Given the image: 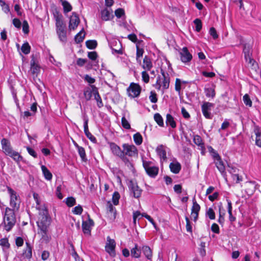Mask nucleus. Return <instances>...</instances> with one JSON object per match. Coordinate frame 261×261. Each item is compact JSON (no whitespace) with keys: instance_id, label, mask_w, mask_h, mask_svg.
<instances>
[{"instance_id":"obj_15","label":"nucleus","mask_w":261,"mask_h":261,"mask_svg":"<svg viewBox=\"0 0 261 261\" xmlns=\"http://www.w3.org/2000/svg\"><path fill=\"white\" fill-rule=\"evenodd\" d=\"M166 147L163 145H159L156 149V152L157 154L159 156L161 162H163L167 161V156H166Z\"/></svg>"},{"instance_id":"obj_24","label":"nucleus","mask_w":261,"mask_h":261,"mask_svg":"<svg viewBox=\"0 0 261 261\" xmlns=\"http://www.w3.org/2000/svg\"><path fill=\"white\" fill-rule=\"evenodd\" d=\"M246 192L248 195H252L255 191L256 184L254 182H248L246 185Z\"/></svg>"},{"instance_id":"obj_58","label":"nucleus","mask_w":261,"mask_h":261,"mask_svg":"<svg viewBox=\"0 0 261 261\" xmlns=\"http://www.w3.org/2000/svg\"><path fill=\"white\" fill-rule=\"evenodd\" d=\"M95 99L96 100L97 102V106L99 108H101V107L103 106L102 100L98 93L95 94Z\"/></svg>"},{"instance_id":"obj_12","label":"nucleus","mask_w":261,"mask_h":261,"mask_svg":"<svg viewBox=\"0 0 261 261\" xmlns=\"http://www.w3.org/2000/svg\"><path fill=\"white\" fill-rule=\"evenodd\" d=\"M214 106V104L209 102H204L201 106L202 112L204 116L208 119L211 118V111L212 108Z\"/></svg>"},{"instance_id":"obj_18","label":"nucleus","mask_w":261,"mask_h":261,"mask_svg":"<svg viewBox=\"0 0 261 261\" xmlns=\"http://www.w3.org/2000/svg\"><path fill=\"white\" fill-rule=\"evenodd\" d=\"M142 67L145 70H150L152 67V63L150 58L145 56L143 59V63L141 64Z\"/></svg>"},{"instance_id":"obj_48","label":"nucleus","mask_w":261,"mask_h":261,"mask_svg":"<svg viewBox=\"0 0 261 261\" xmlns=\"http://www.w3.org/2000/svg\"><path fill=\"white\" fill-rule=\"evenodd\" d=\"M150 101L152 103H155L158 101V98L156 93L154 91H151L150 93V95L149 97Z\"/></svg>"},{"instance_id":"obj_33","label":"nucleus","mask_w":261,"mask_h":261,"mask_svg":"<svg viewBox=\"0 0 261 261\" xmlns=\"http://www.w3.org/2000/svg\"><path fill=\"white\" fill-rule=\"evenodd\" d=\"M74 145L77 148L80 157L81 158L82 161H86V153L84 148L82 147L79 146L76 143H74Z\"/></svg>"},{"instance_id":"obj_54","label":"nucleus","mask_w":261,"mask_h":261,"mask_svg":"<svg viewBox=\"0 0 261 261\" xmlns=\"http://www.w3.org/2000/svg\"><path fill=\"white\" fill-rule=\"evenodd\" d=\"M0 5L5 13H8L10 11L9 7L5 3V1H0Z\"/></svg>"},{"instance_id":"obj_28","label":"nucleus","mask_w":261,"mask_h":261,"mask_svg":"<svg viewBox=\"0 0 261 261\" xmlns=\"http://www.w3.org/2000/svg\"><path fill=\"white\" fill-rule=\"evenodd\" d=\"M41 168L45 178L48 180H51L52 179L53 175L47 167L44 165H42Z\"/></svg>"},{"instance_id":"obj_39","label":"nucleus","mask_w":261,"mask_h":261,"mask_svg":"<svg viewBox=\"0 0 261 261\" xmlns=\"http://www.w3.org/2000/svg\"><path fill=\"white\" fill-rule=\"evenodd\" d=\"M154 119L156 122L160 125V126H163L164 125V122L163 119L161 115L159 114L156 113L154 115Z\"/></svg>"},{"instance_id":"obj_35","label":"nucleus","mask_w":261,"mask_h":261,"mask_svg":"<svg viewBox=\"0 0 261 261\" xmlns=\"http://www.w3.org/2000/svg\"><path fill=\"white\" fill-rule=\"evenodd\" d=\"M144 50L137 46L136 60L138 64H141V57L143 56Z\"/></svg>"},{"instance_id":"obj_29","label":"nucleus","mask_w":261,"mask_h":261,"mask_svg":"<svg viewBox=\"0 0 261 261\" xmlns=\"http://www.w3.org/2000/svg\"><path fill=\"white\" fill-rule=\"evenodd\" d=\"M26 248L23 252V256L27 258H31L32 256V247L29 243H26Z\"/></svg>"},{"instance_id":"obj_46","label":"nucleus","mask_w":261,"mask_h":261,"mask_svg":"<svg viewBox=\"0 0 261 261\" xmlns=\"http://www.w3.org/2000/svg\"><path fill=\"white\" fill-rule=\"evenodd\" d=\"M200 209V205L196 202L195 200H193V206L192 207V212L198 213Z\"/></svg>"},{"instance_id":"obj_17","label":"nucleus","mask_w":261,"mask_h":261,"mask_svg":"<svg viewBox=\"0 0 261 261\" xmlns=\"http://www.w3.org/2000/svg\"><path fill=\"white\" fill-rule=\"evenodd\" d=\"M80 23V19L79 17L74 14H73L70 17L69 24V29L70 30H74Z\"/></svg>"},{"instance_id":"obj_43","label":"nucleus","mask_w":261,"mask_h":261,"mask_svg":"<svg viewBox=\"0 0 261 261\" xmlns=\"http://www.w3.org/2000/svg\"><path fill=\"white\" fill-rule=\"evenodd\" d=\"M75 199L73 197H69L66 199V204L69 207H72L75 204Z\"/></svg>"},{"instance_id":"obj_57","label":"nucleus","mask_w":261,"mask_h":261,"mask_svg":"<svg viewBox=\"0 0 261 261\" xmlns=\"http://www.w3.org/2000/svg\"><path fill=\"white\" fill-rule=\"evenodd\" d=\"M33 197L35 200V202L37 204L36 208L37 209V207H40L41 208L43 207V206H45V205H41L40 204V201L39 199V195L38 194L34 193H33Z\"/></svg>"},{"instance_id":"obj_61","label":"nucleus","mask_w":261,"mask_h":261,"mask_svg":"<svg viewBox=\"0 0 261 261\" xmlns=\"http://www.w3.org/2000/svg\"><path fill=\"white\" fill-rule=\"evenodd\" d=\"M141 214L139 211H136L133 213V223L134 224H136L137 219H140L141 216Z\"/></svg>"},{"instance_id":"obj_38","label":"nucleus","mask_w":261,"mask_h":261,"mask_svg":"<svg viewBox=\"0 0 261 261\" xmlns=\"http://www.w3.org/2000/svg\"><path fill=\"white\" fill-rule=\"evenodd\" d=\"M193 141L194 143L197 145L201 147V148L204 147V144L203 143L202 140L199 136H195L193 138Z\"/></svg>"},{"instance_id":"obj_27","label":"nucleus","mask_w":261,"mask_h":261,"mask_svg":"<svg viewBox=\"0 0 261 261\" xmlns=\"http://www.w3.org/2000/svg\"><path fill=\"white\" fill-rule=\"evenodd\" d=\"M215 163L218 170L222 174H223L225 172V168L224 163L221 160V158H220L219 160L218 159L215 161Z\"/></svg>"},{"instance_id":"obj_49","label":"nucleus","mask_w":261,"mask_h":261,"mask_svg":"<svg viewBox=\"0 0 261 261\" xmlns=\"http://www.w3.org/2000/svg\"><path fill=\"white\" fill-rule=\"evenodd\" d=\"M121 124L123 127L128 129L130 128V125L128 121L126 119L125 117H123L121 119Z\"/></svg>"},{"instance_id":"obj_8","label":"nucleus","mask_w":261,"mask_h":261,"mask_svg":"<svg viewBox=\"0 0 261 261\" xmlns=\"http://www.w3.org/2000/svg\"><path fill=\"white\" fill-rule=\"evenodd\" d=\"M141 90V87L138 84L134 83H131L127 89L128 96L133 98L138 97L140 94Z\"/></svg>"},{"instance_id":"obj_13","label":"nucleus","mask_w":261,"mask_h":261,"mask_svg":"<svg viewBox=\"0 0 261 261\" xmlns=\"http://www.w3.org/2000/svg\"><path fill=\"white\" fill-rule=\"evenodd\" d=\"M107 242L105 246L106 251L111 255H115V241L110 239L109 237H107Z\"/></svg>"},{"instance_id":"obj_62","label":"nucleus","mask_w":261,"mask_h":261,"mask_svg":"<svg viewBox=\"0 0 261 261\" xmlns=\"http://www.w3.org/2000/svg\"><path fill=\"white\" fill-rule=\"evenodd\" d=\"M22 31L24 34H28L29 32V27L27 21H24L23 22Z\"/></svg>"},{"instance_id":"obj_10","label":"nucleus","mask_w":261,"mask_h":261,"mask_svg":"<svg viewBox=\"0 0 261 261\" xmlns=\"http://www.w3.org/2000/svg\"><path fill=\"white\" fill-rule=\"evenodd\" d=\"M243 53L244 54L246 62L251 66H253L256 63L255 61L251 57L250 47L248 44L244 45Z\"/></svg>"},{"instance_id":"obj_40","label":"nucleus","mask_w":261,"mask_h":261,"mask_svg":"<svg viewBox=\"0 0 261 261\" xmlns=\"http://www.w3.org/2000/svg\"><path fill=\"white\" fill-rule=\"evenodd\" d=\"M62 5L64 8L65 13H68L71 11L72 7L71 5L67 1H62Z\"/></svg>"},{"instance_id":"obj_4","label":"nucleus","mask_w":261,"mask_h":261,"mask_svg":"<svg viewBox=\"0 0 261 261\" xmlns=\"http://www.w3.org/2000/svg\"><path fill=\"white\" fill-rule=\"evenodd\" d=\"M3 221L6 230L10 231L16 223V218L13 210L9 207L6 208Z\"/></svg>"},{"instance_id":"obj_42","label":"nucleus","mask_w":261,"mask_h":261,"mask_svg":"<svg viewBox=\"0 0 261 261\" xmlns=\"http://www.w3.org/2000/svg\"><path fill=\"white\" fill-rule=\"evenodd\" d=\"M97 44V42L95 40H88L86 42V46L91 49H94Z\"/></svg>"},{"instance_id":"obj_45","label":"nucleus","mask_w":261,"mask_h":261,"mask_svg":"<svg viewBox=\"0 0 261 261\" xmlns=\"http://www.w3.org/2000/svg\"><path fill=\"white\" fill-rule=\"evenodd\" d=\"M0 245L4 248L8 249L10 247V244L9 243L7 238H3L0 240Z\"/></svg>"},{"instance_id":"obj_26","label":"nucleus","mask_w":261,"mask_h":261,"mask_svg":"<svg viewBox=\"0 0 261 261\" xmlns=\"http://www.w3.org/2000/svg\"><path fill=\"white\" fill-rule=\"evenodd\" d=\"M142 251L146 257L149 260H151L152 257V251L150 248L148 246H143L142 247Z\"/></svg>"},{"instance_id":"obj_3","label":"nucleus","mask_w":261,"mask_h":261,"mask_svg":"<svg viewBox=\"0 0 261 261\" xmlns=\"http://www.w3.org/2000/svg\"><path fill=\"white\" fill-rule=\"evenodd\" d=\"M56 19V26L57 33L58 35L60 40L62 42L66 40V30L65 25L64 24L61 14L57 13L54 14Z\"/></svg>"},{"instance_id":"obj_16","label":"nucleus","mask_w":261,"mask_h":261,"mask_svg":"<svg viewBox=\"0 0 261 261\" xmlns=\"http://www.w3.org/2000/svg\"><path fill=\"white\" fill-rule=\"evenodd\" d=\"M94 225L93 221L89 218L88 221H83L82 223V229L85 234L90 235L92 226Z\"/></svg>"},{"instance_id":"obj_1","label":"nucleus","mask_w":261,"mask_h":261,"mask_svg":"<svg viewBox=\"0 0 261 261\" xmlns=\"http://www.w3.org/2000/svg\"><path fill=\"white\" fill-rule=\"evenodd\" d=\"M37 210L39 211V216L37 221L38 227V233L41 236L42 242L47 243L51 238L49 234V227L51 219L45 206H43L42 208L37 207Z\"/></svg>"},{"instance_id":"obj_50","label":"nucleus","mask_w":261,"mask_h":261,"mask_svg":"<svg viewBox=\"0 0 261 261\" xmlns=\"http://www.w3.org/2000/svg\"><path fill=\"white\" fill-rule=\"evenodd\" d=\"M244 103L249 107L252 106V101L248 94H245L243 98Z\"/></svg>"},{"instance_id":"obj_30","label":"nucleus","mask_w":261,"mask_h":261,"mask_svg":"<svg viewBox=\"0 0 261 261\" xmlns=\"http://www.w3.org/2000/svg\"><path fill=\"white\" fill-rule=\"evenodd\" d=\"M166 123L167 125H169L172 128H175L176 126L174 118L169 114H168L166 115Z\"/></svg>"},{"instance_id":"obj_23","label":"nucleus","mask_w":261,"mask_h":261,"mask_svg":"<svg viewBox=\"0 0 261 261\" xmlns=\"http://www.w3.org/2000/svg\"><path fill=\"white\" fill-rule=\"evenodd\" d=\"M169 167L171 171L175 174L178 173L181 170V165L177 161L171 163Z\"/></svg>"},{"instance_id":"obj_7","label":"nucleus","mask_w":261,"mask_h":261,"mask_svg":"<svg viewBox=\"0 0 261 261\" xmlns=\"http://www.w3.org/2000/svg\"><path fill=\"white\" fill-rule=\"evenodd\" d=\"M143 166L146 173L149 176L155 177L158 175L159 168L154 166H151V162L143 160Z\"/></svg>"},{"instance_id":"obj_55","label":"nucleus","mask_w":261,"mask_h":261,"mask_svg":"<svg viewBox=\"0 0 261 261\" xmlns=\"http://www.w3.org/2000/svg\"><path fill=\"white\" fill-rule=\"evenodd\" d=\"M83 211V210L82 207L80 205H79L73 209L72 212L75 215H81L82 214Z\"/></svg>"},{"instance_id":"obj_21","label":"nucleus","mask_w":261,"mask_h":261,"mask_svg":"<svg viewBox=\"0 0 261 261\" xmlns=\"http://www.w3.org/2000/svg\"><path fill=\"white\" fill-rule=\"evenodd\" d=\"M112 13L111 9L106 8L101 12V18L103 20L107 21L111 19Z\"/></svg>"},{"instance_id":"obj_37","label":"nucleus","mask_w":261,"mask_h":261,"mask_svg":"<svg viewBox=\"0 0 261 261\" xmlns=\"http://www.w3.org/2000/svg\"><path fill=\"white\" fill-rule=\"evenodd\" d=\"M204 93L207 97L213 98L215 96V90L212 88H205L204 89Z\"/></svg>"},{"instance_id":"obj_34","label":"nucleus","mask_w":261,"mask_h":261,"mask_svg":"<svg viewBox=\"0 0 261 261\" xmlns=\"http://www.w3.org/2000/svg\"><path fill=\"white\" fill-rule=\"evenodd\" d=\"M134 141L137 145H140L142 143L143 138L139 133L135 134L133 136Z\"/></svg>"},{"instance_id":"obj_9","label":"nucleus","mask_w":261,"mask_h":261,"mask_svg":"<svg viewBox=\"0 0 261 261\" xmlns=\"http://www.w3.org/2000/svg\"><path fill=\"white\" fill-rule=\"evenodd\" d=\"M128 187L135 198H139L142 194V190L139 187L136 181L130 180L128 183Z\"/></svg>"},{"instance_id":"obj_51","label":"nucleus","mask_w":261,"mask_h":261,"mask_svg":"<svg viewBox=\"0 0 261 261\" xmlns=\"http://www.w3.org/2000/svg\"><path fill=\"white\" fill-rule=\"evenodd\" d=\"M84 95L87 100L90 99L92 96V91L90 88H87L84 90Z\"/></svg>"},{"instance_id":"obj_60","label":"nucleus","mask_w":261,"mask_h":261,"mask_svg":"<svg viewBox=\"0 0 261 261\" xmlns=\"http://www.w3.org/2000/svg\"><path fill=\"white\" fill-rule=\"evenodd\" d=\"M181 81L179 79H176L175 84V90L177 92H180L181 89Z\"/></svg>"},{"instance_id":"obj_14","label":"nucleus","mask_w":261,"mask_h":261,"mask_svg":"<svg viewBox=\"0 0 261 261\" xmlns=\"http://www.w3.org/2000/svg\"><path fill=\"white\" fill-rule=\"evenodd\" d=\"M107 214L108 217L111 220H114L116 218V211L115 207L110 201L107 203Z\"/></svg>"},{"instance_id":"obj_11","label":"nucleus","mask_w":261,"mask_h":261,"mask_svg":"<svg viewBox=\"0 0 261 261\" xmlns=\"http://www.w3.org/2000/svg\"><path fill=\"white\" fill-rule=\"evenodd\" d=\"M180 60L184 63L190 62L192 59V55L186 47H183L179 52Z\"/></svg>"},{"instance_id":"obj_25","label":"nucleus","mask_w":261,"mask_h":261,"mask_svg":"<svg viewBox=\"0 0 261 261\" xmlns=\"http://www.w3.org/2000/svg\"><path fill=\"white\" fill-rule=\"evenodd\" d=\"M141 251L138 248V246L137 244L135 245L134 247L130 249V254L133 257L139 258L141 256Z\"/></svg>"},{"instance_id":"obj_31","label":"nucleus","mask_w":261,"mask_h":261,"mask_svg":"<svg viewBox=\"0 0 261 261\" xmlns=\"http://www.w3.org/2000/svg\"><path fill=\"white\" fill-rule=\"evenodd\" d=\"M161 73L164 79L162 84L163 88L167 89L169 88V79L168 77V74H166L162 70H161Z\"/></svg>"},{"instance_id":"obj_32","label":"nucleus","mask_w":261,"mask_h":261,"mask_svg":"<svg viewBox=\"0 0 261 261\" xmlns=\"http://www.w3.org/2000/svg\"><path fill=\"white\" fill-rule=\"evenodd\" d=\"M227 202L228 204L227 209L228 212L229 214V219L231 222H233L236 220V218L232 216V204L231 202L229 199H227Z\"/></svg>"},{"instance_id":"obj_36","label":"nucleus","mask_w":261,"mask_h":261,"mask_svg":"<svg viewBox=\"0 0 261 261\" xmlns=\"http://www.w3.org/2000/svg\"><path fill=\"white\" fill-rule=\"evenodd\" d=\"M85 37V32L84 30L82 29L76 36H75L74 40L76 43H80L82 42Z\"/></svg>"},{"instance_id":"obj_2","label":"nucleus","mask_w":261,"mask_h":261,"mask_svg":"<svg viewBox=\"0 0 261 261\" xmlns=\"http://www.w3.org/2000/svg\"><path fill=\"white\" fill-rule=\"evenodd\" d=\"M1 145L3 151L6 155L10 156L17 162L22 160V158L19 153L13 150L10 142L8 139L3 138L1 140Z\"/></svg>"},{"instance_id":"obj_19","label":"nucleus","mask_w":261,"mask_h":261,"mask_svg":"<svg viewBox=\"0 0 261 261\" xmlns=\"http://www.w3.org/2000/svg\"><path fill=\"white\" fill-rule=\"evenodd\" d=\"M40 66L36 63L35 59L34 57L32 58L31 61V73L33 75H37L40 72Z\"/></svg>"},{"instance_id":"obj_64","label":"nucleus","mask_w":261,"mask_h":261,"mask_svg":"<svg viewBox=\"0 0 261 261\" xmlns=\"http://www.w3.org/2000/svg\"><path fill=\"white\" fill-rule=\"evenodd\" d=\"M84 79L85 81L89 84H93L95 82V80L94 78L88 74L85 75Z\"/></svg>"},{"instance_id":"obj_53","label":"nucleus","mask_w":261,"mask_h":261,"mask_svg":"<svg viewBox=\"0 0 261 261\" xmlns=\"http://www.w3.org/2000/svg\"><path fill=\"white\" fill-rule=\"evenodd\" d=\"M119 198L120 195L118 192H116L113 194L112 200L114 205H117L118 204Z\"/></svg>"},{"instance_id":"obj_59","label":"nucleus","mask_w":261,"mask_h":261,"mask_svg":"<svg viewBox=\"0 0 261 261\" xmlns=\"http://www.w3.org/2000/svg\"><path fill=\"white\" fill-rule=\"evenodd\" d=\"M115 15L118 18H120L124 14V11L123 9L119 8L117 9L115 11Z\"/></svg>"},{"instance_id":"obj_44","label":"nucleus","mask_w":261,"mask_h":261,"mask_svg":"<svg viewBox=\"0 0 261 261\" xmlns=\"http://www.w3.org/2000/svg\"><path fill=\"white\" fill-rule=\"evenodd\" d=\"M194 23L195 25V30L198 32H200L202 29L201 21L199 19L197 18L194 20Z\"/></svg>"},{"instance_id":"obj_63","label":"nucleus","mask_w":261,"mask_h":261,"mask_svg":"<svg viewBox=\"0 0 261 261\" xmlns=\"http://www.w3.org/2000/svg\"><path fill=\"white\" fill-rule=\"evenodd\" d=\"M88 57L91 60L94 61L96 59L97 57V54L95 51L89 52L88 54Z\"/></svg>"},{"instance_id":"obj_22","label":"nucleus","mask_w":261,"mask_h":261,"mask_svg":"<svg viewBox=\"0 0 261 261\" xmlns=\"http://www.w3.org/2000/svg\"><path fill=\"white\" fill-rule=\"evenodd\" d=\"M254 133L256 136L255 144L261 148V132L258 126H254Z\"/></svg>"},{"instance_id":"obj_56","label":"nucleus","mask_w":261,"mask_h":261,"mask_svg":"<svg viewBox=\"0 0 261 261\" xmlns=\"http://www.w3.org/2000/svg\"><path fill=\"white\" fill-rule=\"evenodd\" d=\"M141 74L142 80L144 81V82L145 83H148L149 81V76L147 72L146 71H143L142 72Z\"/></svg>"},{"instance_id":"obj_6","label":"nucleus","mask_w":261,"mask_h":261,"mask_svg":"<svg viewBox=\"0 0 261 261\" xmlns=\"http://www.w3.org/2000/svg\"><path fill=\"white\" fill-rule=\"evenodd\" d=\"M122 153L123 155L129 157H136L138 156V151L134 145H130L124 143L122 145Z\"/></svg>"},{"instance_id":"obj_20","label":"nucleus","mask_w":261,"mask_h":261,"mask_svg":"<svg viewBox=\"0 0 261 261\" xmlns=\"http://www.w3.org/2000/svg\"><path fill=\"white\" fill-rule=\"evenodd\" d=\"M110 148L113 153L120 158L123 154L122 153V150H121L119 146L115 143H111L110 144Z\"/></svg>"},{"instance_id":"obj_41","label":"nucleus","mask_w":261,"mask_h":261,"mask_svg":"<svg viewBox=\"0 0 261 261\" xmlns=\"http://www.w3.org/2000/svg\"><path fill=\"white\" fill-rule=\"evenodd\" d=\"M21 49L23 54L27 55L30 52L31 47L28 42H25L22 44Z\"/></svg>"},{"instance_id":"obj_47","label":"nucleus","mask_w":261,"mask_h":261,"mask_svg":"<svg viewBox=\"0 0 261 261\" xmlns=\"http://www.w3.org/2000/svg\"><path fill=\"white\" fill-rule=\"evenodd\" d=\"M222 209V206L221 204L219 206V218L218 219V222L220 224H223L224 222V214L221 213V210Z\"/></svg>"},{"instance_id":"obj_52","label":"nucleus","mask_w":261,"mask_h":261,"mask_svg":"<svg viewBox=\"0 0 261 261\" xmlns=\"http://www.w3.org/2000/svg\"><path fill=\"white\" fill-rule=\"evenodd\" d=\"M206 215L211 220H214L215 219V214L212 208H209L208 209L206 212Z\"/></svg>"},{"instance_id":"obj_5","label":"nucleus","mask_w":261,"mask_h":261,"mask_svg":"<svg viewBox=\"0 0 261 261\" xmlns=\"http://www.w3.org/2000/svg\"><path fill=\"white\" fill-rule=\"evenodd\" d=\"M8 193L10 196V206L12 207L13 211L18 210L20 205V199L18 195H17L15 191L9 187H7Z\"/></svg>"}]
</instances>
